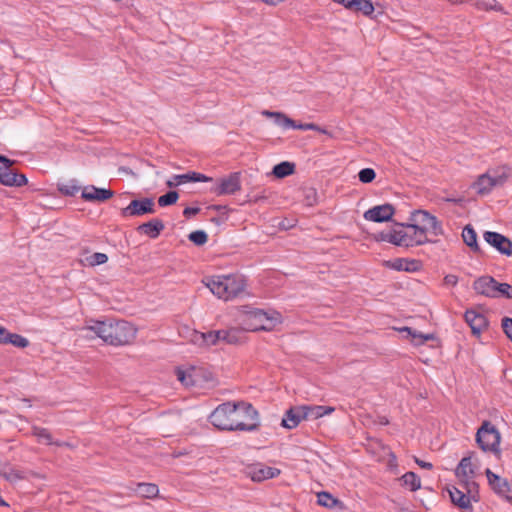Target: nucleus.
I'll return each instance as SVG.
<instances>
[{
    "instance_id": "cd10ccee",
    "label": "nucleus",
    "mask_w": 512,
    "mask_h": 512,
    "mask_svg": "<svg viewBox=\"0 0 512 512\" xmlns=\"http://www.w3.org/2000/svg\"><path fill=\"white\" fill-rule=\"evenodd\" d=\"M295 164L289 161H283L276 164L272 169V174L277 179H283L295 172Z\"/></svg>"
},
{
    "instance_id": "423d86ee",
    "label": "nucleus",
    "mask_w": 512,
    "mask_h": 512,
    "mask_svg": "<svg viewBox=\"0 0 512 512\" xmlns=\"http://www.w3.org/2000/svg\"><path fill=\"white\" fill-rule=\"evenodd\" d=\"M247 314L250 319H254L259 323V326L253 328L254 331H271L276 325L282 323V315L275 310L264 311L262 309L251 308L247 311Z\"/></svg>"
},
{
    "instance_id": "f3484780",
    "label": "nucleus",
    "mask_w": 512,
    "mask_h": 512,
    "mask_svg": "<svg viewBox=\"0 0 512 512\" xmlns=\"http://www.w3.org/2000/svg\"><path fill=\"white\" fill-rule=\"evenodd\" d=\"M464 319L466 323L470 326L472 334L475 336H480L481 332L486 329L489 325V322L485 315L481 313H477L473 309H468L464 313Z\"/></svg>"
},
{
    "instance_id": "680f3d73",
    "label": "nucleus",
    "mask_w": 512,
    "mask_h": 512,
    "mask_svg": "<svg viewBox=\"0 0 512 512\" xmlns=\"http://www.w3.org/2000/svg\"><path fill=\"white\" fill-rule=\"evenodd\" d=\"M504 376L505 378L512 382V369H506L504 371Z\"/></svg>"
},
{
    "instance_id": "9d476101",
    "label": "nucleus",
    "mask_w": 512,
    "mask_h": 512,
    "mask_svg": "<svg viewBox=\"0 0 512 512\" xmlns=\"http://www.w3.org/2000/svg\"><path fill=\"white\" fill-rule=\"evenodd\" d=\"M410 220L412 222H420L424 224L430 230L434 236H440L444 234L442 223L426 210H414L411 213Z\"/></svg>"
},
{
    "instance_id": "5fc2aeb1",
    "label": "nucleus",
    "mask_w": 512,
    "mask_h": 512,
    "mask_svg": "<svg viewBox=\"0 0 512 512\" xmlns=\"http://www.w3.org/2000/svg\"><path fill=\"white\" fill-rule=\"evenodd\" d=\"M458 283V277L453 274H448L444 277V284L455 286Z\"/></svg>"
},
{
    "instance_id": "aec40b11",
    "label": "nucleus",
    "mask_w": 512,
    "mask_h": 512,
    "mask_svg": "<svg viewBox=\"0 0 512 512\" xmlns=\"http://www.w3.org/2000/svg\"><path fill=\"white\" fill-rule=\"evenodd\" d=\"M209 181H212L211 177H208L199 172L190 171L185 174L173 175V177L166 182V185L169 188H173V187L179 186L181 184L189 183V182H209Z\"/></svg>"
},
{
    "instance_id": "473e14b6",
    "label": "nucleus",
    "mask_w": 512,
    "mask_h": 512,
    "mask_svg": "<svg viewBox=\"0 0 512 512\" xmlns=\"http://www.w3.org/2000/svg\"><path fill=\"white\" fill-rule=\"evenodd\" d=\"M400 481H402L403 486L410 487L411 491H416L421 488V481L419 476L412 472H406L401 478Z\"/></svg>"
},
{
    "instance_id": "a19ab883",
    "label": "nucleus",
    "mask_w": 512,
    "mask_h": 512,
    "mask_svg": "<svg viewBox=\"0 0 512 512\" xmlns=\"http://www.w3.org/2000/svg\"><path fill=\"white\" fill-rule=\"evenodd\" d=\"M188 239L196 246H203L208 241V235L204 230H195L188 235Z\"/></svg>"
},
{
    "instance_id": "2eb2a0df",
    "label": "nucleus",
    "mask_w": 512,
    "mask_h": 512,
    "mask_svg": "<svg viewBox=\"0 0 512 512\" xmlns=\"http://www.w3.org/2000/svg\"><path fill=\"white\" fill-rule=\"evenodd\" d=\"M280 470L275 467L265 466L261 463L249 465L245 469V474L254 482H261L272 479L280 474Z\"/></svg>"
},
{
    "instance_id": "5701e85b",
    "label": "nucleus",
    "mask_w": 512,
    "mask_h": 512,
    "mask_svg": "<svg viewBox=\"0 0 512 512\" xmlns=\"http://www.w3.org/2000/svg\"><path fill=\"white\" fill-rule=\"evenodd\" d=\"M164 229L165 224L159 218H153L145 223L140 224L136 228L138 233L147 235L151 239L158 238Z\"/></svg>"
},
{
    "instance_id": "393cba45",
    "label": "nucleus",
    "mask_w": 512,
    "mask_h": 512,
    "mask_svg": "<svg viewBox=\"0 0 512 512\" xmlns=\"http://www.w3.org/2000/svg\"><path fill=\"white\" fill-rule=\"evenodd\" d=\"M462 238H463L464 243L468 247H470V249L474 253H477L479 256L484 255V252L478 245L476 231L470 224H468L464 227L463 232H462Z\"/></svg>"
},
{
    "instance_id": "774afa93",
    "label": "nucleus",
    "mask_w": 512,
    "mask_h": 512,
    "mask_svg": "<svg viewBox=\"0 0 512 512\" xmlns=\"http://www.w3.org/2000/svg\"><path fill=\"white\" fill-rule=\"evenodd\" d=\"M508 502L512 503V494H508L507 497L505 498Z\"/></svg>"
},
{
    "instance_id": "9b49d317",
    "label": "nucleus",
    "mask_w": 512,
    "mask_h": 512,
    "mask_svg": "<svg viewBox=\"0 0 512 512\" xmlns=\"http://www.w3.org/2000/svg\"><path fill=\"white\" fill-rule=\"evenodd\" d=\"M507 180L505 173L492 176L489 173L482 174L478 177L477 181L473 183V187L480 195H486L496 186H502Z\"/></svg>"
},
{
    "instance_id": "c85d7f7f",
    "label": "nucleus",
    "mask_w": 512,
    "mask_h": 512,
    "mask_svg": "<svg viewBox=\"0 0 512 512\" xmlns=\"http://www.w3.org/2000/svg\"><path fill=\"white\" fill-rule=\"evenodd\" d=\"M262 115L268 118H274V122L284 129L288 128L289 124H292V119L283 112L264 110L262 111Z\"/></svg>"
},
{
    "instance_id": "c9c22d12",
    "label": "nucleus",
    "mask_w": 512,
    "mask_h": 512,
    "mask_svg": "<svg viewBox=\"0 0 512 512\" xmlns=\"http://www.w3.org/2000/svg\"><path fill=\"white\" fill-rule=\"evenodd\" d=\"M138 493L145 498H153L158 495L159 489L156 484L140 483L138 484Z\"/></svg>"
},
{
    "instance_id": "4468645a",
    "label": "nucleus",
    "mask_w": 512,
    "mask_h": 512,
    "mask_svg": "<svg viewBox=\"0 0 512 512\" xmlns=\"http://www.w3.org/2000/svg\"><path fill=\"white\" fill-rule=\"evenodd\" d=\"M483 237L484 240L499 253L507 257L512 256V241L505 235L494 231H486Z\"/></svg>"
},
{
    "instance_id": "3c124183",
    "label": "nucleus",
    "mask_w": 512,
    "mask_h": 512,
    "mask_svg": "<svg viewBox=\"0 0 512 512\" xmlns=\"http://www.w3.org/2000/svg\"><path fill=\"white\" fill-rule=\"evenodd\" d=\"M501 327L507 338L512 342V318L507 316L503 317L501 320Z\"/></svg>"
},
{
    "instance_id": "603ef678",
    "label": "nucleus",
    "mask_w": 512,
    "mask_h": 512,
    "mask_svg": "<svg viewBox=\"0 0 512 512\" xmlns=\"http://www.w3.org/2000/svg\"><path fill=\"white\" fill-rule=\"evenodd\" d=\"M305 200L308 205H313L317 200V192L314 188H308L305 190Z\"/></svg>"
},
{
    "instance_id": "b1692460",
    "label": "nucleus",
    "mask_w": 512,
    "mask_h": 512,
    "mask_svg": "<svg viewBox=\"0 0 512 512\" xmlns=\"http://www.w3.org/2000/svg\"><path fill=\"white\" fill-rule=\"evenodd\" d=\"M447 492L449 493L451 502L455 506L463 510H472V505L469 497L466 495V492L459 490L455 486L447 487Z\"/></svg>"
},
{
    "instance_id": "bb28decb",
    "label": "nucleus",
    "mask_w": 512,
    "mask_h": 512,
    "mask_svg": "<svg viewBox=\"0 0 512 512\" xmlns=\"http://www.w3.org/2000/svg\"><path fill=\"white\" fill-rule=\"evenodd\" d=\"M455 473H456V476L458 478H460L461 480L474 477L475 469L471 462V456L463 457L460 460Z\"/></svg>"
},
{
    "instance_id": "2f4dec72",
    "label": "nucleus",
    "mask_w": 512,
    "mask_h": 512,
    "mask_svg": "<svg viewBox=\"0 0 512 512\" xmlns=\"http://www.w3.org/2000/svg\"><path fill=\"white\" fill-rule=\"evenodd\" d=\"M317 503L320 506L326 507V508H333L337 505L341 504V501L337 498H335L331 493L326 491H321L317 494Z\"/></svg>"
},
{
    "instance_id": "8fccbe9b",
    "label": "nucleus",
    "mask_w": 512,
    "mask_h": 512,
    "mask_svg": "<svg viewBox=\"0 0 512 512\" xmlns=\"http://www.w3.org/2000/svg\"><path fill=\"white\" fill-rule=\"evenodd\" d=\"M288 128L299 129V130H320V126L315 123H297L292 119V124H289Z\"/></svg>"
},
{
    "instance_id": "a18cd8bd",
    "label": "nucleus",
    "mask_w": 512,
    "mask_h": 512,
    "mask_svg": "<svg viewBox=\"0 0 512 512\" xmlns=\"http://www.w3.org/2000/svg\"><path fill=\"white\" fill-rule=\"evenodd\" d=\"M176 374H177V379L185 386H194L196 384V382L193 379L192 374L190 372L181 370L180 368H177Z\"/></svg>"
},
{
    "instance_id": "7c9ffc66",
    "label": "nucleus",
    "mask_w": 512,
    "mask_h": 512,
    "mask_svg": "<svg viewBox=\"0 0 512 512\" xmlns=\"http://www.w3.org/2000/svg\"><path fill=\"white\" fill-rule=\"evenodd\" d=\"M350 10L370 16L374 12V6L371 0H353Z\"/></svg>"
},
{
    "instance_id": "a878e982",
    "label": "nucleus",
    "mask_w": 512,
    "mask_h": 512,
    "mask_svg": "<svg viewBox=\"0 0 512 512\" xmlns=\"http://www.w3.org/2000/svg\"><path fill=\"white\" fill-rule=\"evenodd\" d=\"M305 412V420H316L324 415L332 413L335 409L330 406L302 405Z\"/></svg>"
},
{
    "instance_id": "ddd939ff",
    "label": "nucleus",
    "mask_w": 512,
    "mask_h": 512,
    "mask_svg": "<svg viewBox=\"0 0 512 512\" xmlns=\"http://www.w3.org/2000/svg\"><path fill=\"white\" fill-rule=\"evenodd\" d=\"M241 189L240 172L230 173L227 177L221 178L217 186L211 191L216 195H231Z\"/></svg>"
},
{
    "instance_id": "f257e3e1",
    "label": "nucleus",
    "mask_w": 512,
    "mask_h": 512,
    "mask_svg": "<svg viewBox=\"0 0 512 512\" xmlns=\"http://www.w3.org/2000/svg\"><path fill=\"white\" fill-rule=\"evenodd\" d=\"M259 413L245 401L225 402L210 414V423L223 431H257L260 428Z\"/></svg>"
},
{
    "instance_id": "de8ad7c7",
    "label": "nucleus",
    "mask_w": 512,
    "mask_h": 512,
    "mask_svg": "<svg viewBox=\"0 0 512 512\" xmlns=\"http://www.w3.org/2000/svg\"><path fill=\"white\" fill-rule=\"evenodd\" d=\"M0 475L10 483H16L19 480H22L24 477L20 471L10 470V471H1Z\"/></svg>"
},
{
    "instance_id": "864d4df0",
    "label": "nucleus",
    "mask_w": 512,
    "mask_h": 512,
    "mask_svg": "<svg viewBox=\"0 0 512 512\" xmlns=\"http://www.w3.org/2000/svg\"><path fill=\"white\" fill-rule=\"evenodd\" d=\"M200 212L199 207H186L183 211V215L187 218L194 216Z\"/></svg>"
},
{
    "instance_id": "49530a36",
    "label": "nucleus",
    "mask_w": 512,
    "mask_h": 512,
    "mask_svg": "<svg viewBox=\"0 0 512 512\" xmlns=\"http://www.w3.org/2000/svg\"><path fill=\"white\" fill-rule=\"evenodd\" d=\"M90 266H97L105 264L108 261V256L105 253L95 252L87 257Z\"/></svg>"
},
{
    "instance_id": "37998d69",
    "label": "nucleus",
    "mask_w": 512,
    "mask_h": 512,
    "mask_svg": "<svg viewBox=\"0 0 512 512\" xmlns=\"http://www.w3.org/2000/svg\"><path fill=\"white\" fill-rule=\"evenodd\" d=\"M358 178L361 183L368 184L376 178V172L372 168H363L358 173Z\"/></svg>"
},
{
    "instance_id": "f8f14e48",
    "label": "nucleus",
    "mask_w": 512,
    "mask_h": 512,
    "mask_svg": "<svg viewBox=\"0 0 512 512\" xmlns=\"http://www.w3.org/2000/svg\"><path fill=\"white\" fill-rule=\"evenodd\" d=\"M395 214V207L390 203L374 206L364 212L363 217L371 222L383 223L392 221Z\"/></svg>"
},
{
    "instance_id": "338daca9",
    "label": "nucleus",
    "mask_w": 512,
    "mask_h": 512,
    "mask_svg": "<svg viewBox=\"0 0 512 512\" xmlns=\"http://www.w3.org/2000/svg\"><path fill=\"white\" fill-rule=\"evenodd\" d=\"M210 208H211V209H214V210L219 211V210H221L223 207H222V206H220V205H212Z\"/></svg>"
},
{
    "instance_id": "1a4fd4ad",
    "label": "nucleus",
    "mask_w": 512,
    "mask_h": 512,
    "mask_svg": "<svg viewBox=\"0 0 512 512\" xmlns=\"http://www.w3.org/2000/svg\"><path fill=\"white\" fill-rule=\"evenodd\" d=\"M394 225L390 230H383L372 234V239L376 242H387L398 247H405L406 231Z\"/></svg>"
},
{
    "instance_id": "dca6fc26",
    "label": "nucleus",
    "mask_w": 512,
    "mask_h": 512,
    "mask_svg": "<svg viewBox=\"0 0 512 512\" xmlns=\"http://www.w3.org/2000/svg\"><path fill=\"white\" fill-rule=\"evenodd\" d=\"M500 282H498L494 277L489 275H484L478 277L473 282V289L477 294L483 295L489 298H497V288Z\"/></svg>"
},
{
    "instance_id": "39448f33",
    "label": "nucleus",
    "mask_w": 512,
    "mask_h": 512,
    "mask_svg": "<svg viewBox=\"0 0 512 512\" xmlns=\"http://www.w3.org/2000/svg\"><path fill=\"white\" fill-rule=\"evenodd\" d=\"M14 161L4 155H0V183L9 187H21L28 183L24 174L18 173L13 168Z\"/></svg>"
},
{
    "instance_id": "bf43d9fd",
    "label": "nucleus",
    "mask_w": 512,
    "mask_h": 512,
    "mask_svg": "<svg viewBox=\"0 0 512 512\" xmlns=\"http://www.w3.org/2000/svg\"><path fill=\"white\" fill-rule=\"evenodd\" d=\"M216 333L219 335V342H225L226 343V334H224L227 330H215Z\"/></svg>"
},
{
    "instance_id": "79ce46f5",
    "label": "nucleus",
    "mask_w": 512,
    "mask_h": 512,
    "mask_svg": "<svg viewBox=\"0 0 512 512\" xmlns=\"http://www.w3.org/2000/svg\"><path fill=\"white\" fill-rule=\"evenodd\" d=\"M6 344H12L18 348H26L29 346V341L27 338L21 336L20 334L9 332Z\"/></svg>"
},
{
    "instance_id": "052dcab7",
    "label": "nucleus",
    "mask_w": 512,
    "mask_h": 512,
    "mask_svg": "<svg viewBox=\"0 0 512 512\" xmlns=\"http://www.w3.org/2000/svg\"><path fill=\"white\" fill-rule=\"evenodd\" d=\"M462 200H463L462 198H446L445 199V201L455 203V204L461 203Z\"/></svg>"
},
{
    "instance_id": "6e6d98bb",
    "label": "nucleus",
    "mask_w": 512,
    "mask_h": 512,
    "mask_svg": "<svg viewBox=\"0 0 512 512\" xmlns=\"http://www.w3.org/2000/svg\"><path fill=\"white\" fill-rule=\"evenodd\" d=\"M415 462L421 468H424V469H427V470H431L433 468V464L432 463L423 461V460H421L419 458H415Z\"/></svg>"
},
{
    "instance_id": "4d7b16f0",
    "label": "nucleus",
    "mask_w": 512,
    "mask_h": 512,
    "mask_svg": "<svg viewBox=\"0 0 512 512\" xmlns=\"http://www.w3.org/2000/svg\"><path fill=\"white\" fill-rule=\"evenodd\" d=\"M9 331L0 325V344H6Z\"/></svg>"
},
{
    "instance_id": "a211bd4d",
    "label": "nucleus",
    "mask_w": 512,
    "mask_h": 512,
    "mask_svg": "<svg viewBox=\"0 0 512 512\" xmlns=\"http://www.w3.org/2000/svg\"><path fill=\"white\" fill-rule=\"evenodd\" d=\"M114 192L110 189L98 188L94 185L85 186L82 189L81 197L88 202H105L112 198Z\"/></svg>"
},
{
    "instance_id": "0e129e2a",
    "label": "nucleus",
    "mask_w": 512,
    "mask_h": 512,
    "mask_svg": "<svg viewBox=\"0 0 512 512\" xmlns=\"http://www.w3.org/2000/svg\"><path fill=\"white\" fill-rule=\"evenodd\" d=\"M317 132L322 133V134H326V135H328V136L332 137L331 132H329V131H328L327 129H325V128L320 127V130H317Z\"/></svg>"
},
{
    "instance_id": "f03ea898",
    "label": "nucleus",
    "mask_w": 512,
    "mask_h": 512,
    "mask_svg": "<svg viewBox=\"0 0 512 512\" xmlns=\"http://www.w3.org/2000/svg\"><path fill=\"white\" fill-rule=\"evenodd\" d=\"M82 329L94 332L104 342L114 346L131 343L137 333V329L125 320L113 321L109 319L99 321L90 319L86 321V326Z\"/></svg>"
},
{
    "instance_id": "6e6552de",
    "label": "nucleus",
    "mask_w": 512,
    "mask_h": 512,
    "mask_svg": "<svg viewBox=\"0 0 512 512\" xmlns=\"http://www.w3.org/2000/svg\"><path fill=\"white\" fill-rule=\"evenodd\" d=\"M156 212L153 198L133 199L128 206L121 209L122 217H139Z\"/></svg>"
},
{
    "instance_id": "69168bd1",
    "label": "nucleus",
    "mask_w": 512,
    "mask_h": 512,
    "mask_svg": "<svg viewBox=\"0 0 512 512\" xmlns=\"http://www.w3.org/2000/svg\"><path fill=\"white\" fill-rule=\"evenodd\" d=\"M380 424L382 425H388L389 424V420L386 418V417H382L380 419Z\"/></svg>"
},
{
    "instance_id": "f704fd0d",
    "label": "nucleus",
    "mask_w": 512,
    "mask_h": 512,
    "mask_svg": "<svg viewBox=\"0 0 512 512\" xmlns=\"http://www.w3.org/2000/svg\"><path fill=\"white\" fill-rule=\"evenodd\" d=\"M206 346L217 345L219 343V335L215 330L208 331L206 333H196L194 341H199Z\"/></svg>"
},
{
    "instance_id": "09e8293b",
    "label": "nucleus",
    "mask_w": 512,
    "mask_h": 512,
    "mask_svg": "<svg viewBox=\"0 0 512 512\" xmlns=\"http://www.w3.org/2000/svg\"><path fill=\"white\" fill-rule=\"evenodd\" d=\"M497 291V298L512 299V285L508 283H499Z\"/></svg>"
},
{
    "instance_id": "13d9d810",
    "label": "nucleus",
    "mask_w": 512,
    "mask_h": 512,
    "mask_svg": "<svg viewBox=\"0 0 512 512\" xmlns=\"http://www.w3.org/2000/svg\"><path fill=\"white\" fill-rule=\"evenodd\" d=\"M333 1L336 3L342 4L346 9H349V10L351 8V2H353V0H333Z\"/></svg>"
},
{
    "instance_id": "0eeeda50",
    "label": "nucleus",
    "mask_w": 512,
    "mask_h": 512,
    "mask_svg": "<svg viewBox=\"0 0 512 512\" xmlns=\"http://www.w3.org/2000/svg\"><path fill=\"white\" fill-rule=\"evenodd\" d=\"M418 223L419 222H413V223L395 222V226H397V227L413 230L412 234H409L408 232H406V238H407L406 244H405L406 248L413 247V246H420L425 243H436L437 242V240H434V241L430 240L427 237L428 228L426 226H420Z\"/></svg>"
},
{
    "instance_id": "e433bc0d",
    "label": "nucleus",
    "mask_w": 512,
    "mask_h": 512,
    "mask_svg": "<svg viewBox=\"0 0 512 512\" xmlns=\"http://www.w3.org/2000/svg\"><path fill=\"white\" fill-rule=\"evenodd\" d=\"M226 334V343L231 345L241 344L244 340V334L237 328L228 329Z\"/></svg>"
},
{
    "instance_id": "4c0bfd02",
    "label": "nucleus",
    "mask_w": 512,
    "mask_h": 512,
    "mask_svg": "<svg viewBox=\"0 0 512 512\" xmlns=\"http://www.w3.org/2000/svg\"><path fill=\"white\" fill-rule=\"evenodd\" d=\"M474 5L480 10L503 11V7L496 0H475Z\"/></svg>"
},
{
    "instance_id": "20e7f679",
    "label": "nucleus",
    "mask_w": 512,
    "mask_h": 512,
    "mask_svg": "<svg viewBox=\"0 0 512 512\" xmlns=\"http://www.w3.org/2000/svg\"><path fill=\"white\" fill-rule=\"evenodd\" d=\"M500 440V432L488 420L484 421L477 430L476 442L484 452H499Z\"/></svg>"
},
{
    "instance_id": "e2e57ef3",
    "label": "nucleus",
    "mask_w": 512,
    "mask_h": 512,
    "mask_svg": "<svg viewBox=\"0 0 512 512\" xmlns=\"http://www.w3.org/2000/svg\"><path fill=\"white\" fill-rule=\"evenodd\" d=\"M211 221H212L213 223H215L216 225H221V224L223 223V219H221V218H219V217H213V218L211 219Z\"/></svg>"
},
{
    "instance_id": "58836bf2",
    "label": "nucleus",
    "mask_w": 512,
    "mask_h": 512,
    "mask_svg": "<svg viewBox=\"0 0 512 512\" xmlns=\"http://www.w3.org/2000/svg\"><path fill=\"white\" fill-rule=\"evenodd\" d=\"M80 189L81 187L77 184L76 180L58 185V190L65 196H74Z\"/></svg>"
},
{
    "instance_id": "6ab92c4d",
    "label": "nucleus",
    "mask_w": 512,
    "mask_h": 512,
    "mask_svg": "<svg viewBox=\"0 0 512 512\" xmlns=\"http://www.w3.org/2000/svg\"><path fill=\"white\" fill-rule=\"evenodd\" d=\"M488 484L491 489L499 496L506 498L511 492V487L507 479L493 473L489 468L485 471Z\"/></svg>"
},
{
    "instance_id": "c03bdc74",
    "label": "nucleus",
    "mask_w": 512,
    "mask_h": 512,
    "mask_svg": "<svg viewBox=\"0 0 512 512\" xmlns=\"http://www.w3.org/2000/svg\"><path fill=\"white\" fill-rule=\"evenodd\" d=\"M33 434L38 438L39 441H45L46 444L51 445L52 435L46 428L34 427Z\"/></svg>"
},
{
    "instance_id": "c756f323",
    "label": "nucleus",
    "mask_w": 512,
    "mask_h": 512,
    "mask_svg": "<svg viewBox=\"0 0 512 512\" xmlns=\"http://www.w3.org/2000/svg\"><path fill=\"white\" fill-rule=\"evenodd\" d=\"M463 488L466 490V495L469 497L470 502H479L480 494H479V485L477 482L470 480L469 478L461 480Z\"/></svg>"
},
{
    "instance_id": "7ed1b4c3",
    "label": "nucleus",
    "mask_w": 512,
    "mask_h": 512,
    "mask_svg": "<svg viewBox=\"0 0 512 512\" xmlns=\"http://www.w3.org/2000/svg\"><path fill=\"white\" fill-rule=\"evenodd\" d=\"M206 285L214 295L227 301L244 292L246 281L242 275L231 274L212 277Z\"/></svg>"
},
{
    "instance_id": "ea45409f",
    "label": "nucleus",
    "mask_w": 512,
    "mask_h": 512,
    "mask_svg": "<svg viewBox=\"0 0 512 512\" xmlns=\"http://www.w3.org/2000/svg\"><path fill=\"white\" fill-rule=\"evenodd\" d=\"M179 199V193L175 190H170L158 198V205L166 207L175 204Z\"/></svg>"
},
{
    "instance_id": "72a5a7b5",
    "label": "nucleus",
    "mask_w": 512,
    "mask_h": 512,
    "mask_svg": "<svg viewBox=\"0 0 512 512\" xmlns=\"http://www.w3.org/2000/svg\"><path fill=\"white\" fill-rule=\"evenodd\" d=\"M401 332H407L409 336L412 337L413 343L415 345H422L428 340H433L434 335L433 334H422L420 332H417L416 330H413L410 327H403L400 329Z\"/></svg>"
},
{
    "instance_id": "412c9836",
    "label": "nucleus",
    "mask_w": 512,
    "mask_h": 512,
    "mask_svg": "<svg viewBox=\"0 0 512 512\" xmlns=\"http://www.w3.org/2000/svg\"><path fill=\"white\" fill-rule=\"evenodd\" d=\"M301 420H305L303 406H293L285 412L281 425L284 428L293 429L299 425Z\"/></svg>"
},
{
    "instance_id": "4be33fe9",
    "label": "nucleus",
    "mask_w": 512,
    "mask_h": 512,
    "mask_svg": "<svg viewBox=\"0 0 512 512\" xmlns=\"http://www.w3.org/2000/svg\"><path fill=\"white\" fill-rule=\"evenodd\" d=\"M384 265L396 271L417 272L421 269L419 260H408L405 258H396L394 260L385 261Z\"/></svg>"
}]
</instances>
